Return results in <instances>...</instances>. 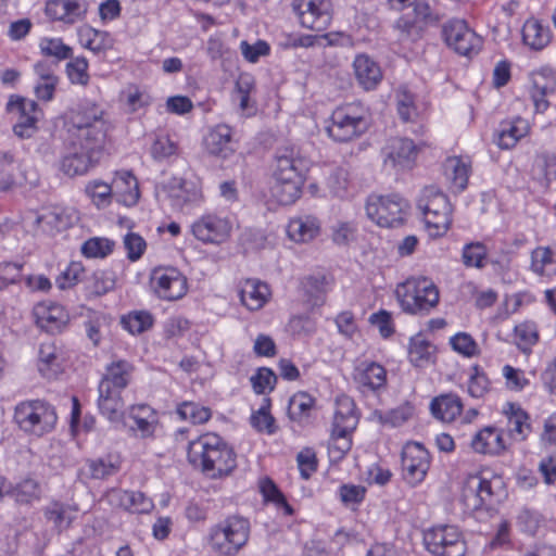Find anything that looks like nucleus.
Wrapping results in <instances>:
<instances>
[{"instance_id": "nucleus-1", "label": "nucleus", "mask_w": 556, "mask_h": 556, "mask_svg": "<svg viewBox=\"0 0 556 556\" xmlns=\"http://www.w3.org/2000/svg\"><path fill=\"white\" fill-rule=\"evenodd\" d=\"M103 109L94 103L80 104L70 113L67 152L60 170L70 177L86 174L96 163L109 130Z\"/></svg>"}, {"instance_id": "nucleus-2", "label": "nucleus", "mask_w": 556, "mask_h": 556, "mask_svg": "<svg viewBox=\"0 0 556 556\" xmlns=\"http://www.w3.org/2000/svg\"><path fill=\"white\" fill-rule=\"evenodd\" d=\"M188 459L211 479L226 477L237 466L232 448L214 433H206L191 441L188 447Z\"/></svg>"}, {"instance_id": "nucleus-3", "label": "nucleus", "mask_w": 556, "mask_h": 556, "mask_svg": "<svg viewBox=\"0 0 556 556\" xmlns=\"http://www.w3.org/2000/svg\"><path fill=\"white\" fill-rule=\"evenodd\" d=\"M273 195L282 205H289L300 198L305 181L307 162L293 147H285L276 152Z\"/></svg>"}, {"instance_id": "nucleus-4", "label": "nucleus", "mask_w": 556, "mask_h": 556, "mask_svg": "<svg viewBox=\"0 0 556 556\" xmlns=\"http://www.w3.org/2000/svg\"><path fill=\"white\" fill-rule=\"evenodd\" d=\"M250 521L241 516H229L211 526L204 538L206 548L214 556H237L248 544Z\"/></svg>"}, {"instance_id": "nucleus-5", "label": "nucleus", "mask_w": 556, "mask_h": 556, "mask_svg": "<svg viewBox=\"0 0 556 556\" xmlns=\"http://www.w3.org/2000/svg\"><path fill=\"white\" fill-rule=\"evenodd\" d=\"M396 295L404 312L426 315L439 303V291L427 278H409L396 288Z\"/></svg>"}, {"instance_id": "nucleus-6", "label": "nucleus", "mask_w": 556, "mask_h": 556, "mask_svg": "<svg viewBox=\"0 0 556 556\" xmlns=\"http://www.w3.org/2000/svg\"><path fill=\"white\" fill-rule=\"evenodd\" d=\"M426 227L432 237L444 235L452 223V206L447 197L437 187H426L417 201Z\"/></svg>"}, {"instance_id": "nucleus-7", "label": "nucleus", "mask_w": 556, "mask_h": 556, "mask_svg": "<svg viewBox=\"0 0 556 556\" xmlns=\"http://www.w3.org/2000/svg\"><path fill=\"white\" fill-rule=\"evenodd\" d=\"M368 128L366 111L358 102L338 106L331 114L327 132L334 141L346 142L359 137Z\"/></svg>"}, {"instance_id": "nucleus-8", "label": "nucleus", "mask_w": 556, "mask_h": 556, "mask_svg": "<svg viewBox=\"0 0 556 556\" xmlns=\"http://www.w3.org/2000/svg\"><path fill=\"white\" fill-rule=\"evenodd\" d=\"M426 549L434 556H465L466 542L459 529L452 525H438L424 532Z\"/></svg>"}, {"instance_id": "nucleus-9", "label": "nucleus", "mask_w": 556, "mask_h": 556, "mask_svg": "<svg viewBox=\"0 0 556 556\" xmlns=\"http://www.w3.org/2000/svg\"><path fill=\"white\" fill-rule=\"evenodd\" d=\"M408 203L399 194L370 195L366 214L380 227H396L404 220Z\"/></svg>"}, {"instance_id": "nucleus-10", "label": "nucleus", "mask_w": 556, "mask_h": 556, "mask_svg": "<svg viewBox=\"0 0 556 556\" xmlns=\"http://www.w3.org/2000/svg\"><path fill=\"white\" fill-rule=\"evenodd\" d=\"M503 481L500 477L486 478L481 475L469 476L464 483L463 500L467 508L476 510L492 504L500 497Z\"/></svg>"}, {"instance_id": "nucleus-11", "label": "nucleus", "mask_w": 556, "mask_h": 556, "mask_svg": "<svg viewBox=\"0 0 556 556\" xmlns=\"http://www.w3.org/2000/svg\"><path fill=\"white\" fill-rule=\"evenodd\" d=\"M233 228L232 219L219 213H206L191 225L192 235L205 244H223L228 241Z\"/></svg>"}, {"instance_id": "nucleus-12", "label": "nucleus", "mask_w": 556, "mask_h": 556, "mask_svg": "<svg viewBox=\"0 0 556 556\" xmlns=\"http://www.w3.org/2000/svg\"><path fill=\"white\" fill-rule=\"evenodd\" d=\"M401 464L404 481L416 486L426 479L431 465V456L420 443L408 442L402 450Z\"/></svg>"}, {"instance_id": "nucleus-13", "label": "nucleus", "mask_w": 556, "mask_h": 556, "mask_svg": "<svg viewBox=\"0 0 556 556\" xmlns=\"http://www.w3.org/2000/svg\"><path fill=\"white\" fill-rule=\"evenodd\" d=\"M292 10L302 27L323 31L332 20L331 0H292Z\"/></svg>"}, {"instance_id": "nucleus-14", "label": "nucleus", "mask_w": 556, "mask_h": 556, "mask_svg": "<svg viewBox=\"0 0 556 556\" xmlns=\"http://www.w3.org/2000/svg\"><path fill=\"white\" fill-rule=\"evenodd\" d=\"M442 35L446 45L465 56L477 54L482 46V38L470 29L464 20H451L443 25Z\"/></svg>"}, {"instance_id": "nucleus-15", "label": "nucleus", "mask_w": 556, "mask_h": 556, "mask_svg": "<svg viewBox=\"0 0 556 556\" xmlns=\"http://www.w3.org/2000/svg\"><path fill=\"white\" fill-rule=\"evenodd\" d=\"M7 110L18 115V119L13 126L14 134L22 139L33 137L37 131V123L41 116L38 104L34 100L11 97L7 103Z\"/></svg>"}, {"instance_id": "nucleus-16", "label": "nucleus", "mask_w": 556, "mask_h": 556, "mask_svg": "<svg viewBox=\"0 0 556 556\" xmlns=\"http://www.w3.org/2000/svg\"><path fill=\"white\" fill-rule=\"evenodd\" d=\"M151 285L161 299L174 301L187 292V278L176 268H155L151 275Z\"/></svg>"}, {"instance_id": "nucleus-17", "label": "nucleus", "mask_w": 556, "mask_h": 556, "mask_svg": "<svg viewBox=\"0 0 556 556\" xmlns=\"http://www.w3.org/2000/svg\"><path fill=\"white\" fill-rule=\"evenodd\" d=\"M383 162L386 166L393 169H409L415 164L418 147L408 138H392L382 149Z\"/></svg>"}, {"instance_id": "nucleus-18", "label": "nucleus", "mask_w": 556, "mask_h": 556, "mask_svg": "<svg viewBox=\"0 0 556 556\" xmlns=\"http://www.w3.org/2000/svg\"><path fill=\"white\" fill-rule=\"evenodd\" d=\"M33 315L39 328L48 333L62 332L70 321L66 309L54 302L43 301L34 306Z\"/></svg>"}, {"instance_id": "nucleus-19", "label": "nucleus", "mask_w": 556, "mask_h": 556, "mask_svg": "<svg viewBox=\"0 0 556 556\" xmlns=\"http://www.w3.org/2000/svg\"><path fill=\"white\" fill-rule=\"evenodd\" d=\"M88 9V0H49L45 11L51 20L72 25L83 21Z\"/></svg>"}, {"instance_id": "nucleus-20", "label": "nucleus", "mask_w": 556, "mask_h": 556, "mask_svg": "<svg viewBox=\"0 0 556 556\" xmlns=\"http://www.w3.org/2000/svg\"><path fill=\"white\" fill-rule=\"evenodd\" d=\"M105 498L111 506L132 514H148L154 507L153 501L142 492L112 489L106 493Z\"/></svg>"}, {"instance_id": "nucleus-21", "label": "nucleus", "mask_w": 556, "mask_h": 556, "mask_svg": "<svg viewBox=\"0 0 556 556\" xmlns=\"http://www.w3.org/2000/svg\"><path fill=\"white\" fill-rule=\"evenodd\" d=\"M203 143L210 155L220 160L230 157L237 150L236 142L232 139V130L225 124L212 128L204 137Z\"/></svg>"}, {"instance_id": "nucleus-22", "label": "nucleus", "mask_w": 556, "mask_h": 556, "mask_svg": "<svg viewBox=\"0 0 556 556\" xmlns=\"http://www.w3.org/2000/svg\"><path fill=\"white\" fill-rule=\"evenodd\" d=\"M135 366L126 359H113L106 367L100 383L99 391H122L130 382Z\"/></svg>"}, {"instance_id": "nucleus-23", "label": "nucleus", "mask_w": 556, "mask_h": 556, "mask_svg": "<svg viewBox=\"0 0 556 556\" xmlns=\"http://www.w3.org/2000/svg\"><path fill=\"white\" fill-rule=\"evenodd\" d=\"M530 80L532 86L531 97L535 111L543 113L549 105L545 97L556 90V77L551 68H542L533 72L530 76Z\"/></svg>"}, {"instance_id": "nucleus-24", "label": "nucleus", "mask_w": 556, "mask_h": 556, "mask_svg": "<svg viewBox=\"0 0 556 556\" xmlns=\"http://www.w3.org/2000/svg\"><path fill=\"white\" fill-rule=\"evenodd\" d=\"M354 379L363 391H378L386 387L387 370L376 362H363L355 368Z\"/></svg>"}, {"instance_id": "nucleus-25", "label": "nucleus", "mask_w": 556, "mask_h": 556, "mask_svg": "<svg viewBox=\"0 0 556 556\" xmlns=\"http://www.w3.org/2000/svg\"><path fill=\"white\" fill-rule=\"evenodd\" d=\"M354 75L362 88L375 89L382 79L379 64L367 54H358L353 62Z\"/></svg>"}, {"instance_id": "nucleus-26", "label": "nucleus", "mask_w": 556, "mask_h": 556, "mask_svg": "<svg viewBox=\"0 0 556 556\" xmlns=\"http://www.w3.org/2000/svg\"><path fill=\"white\" fill-rule=\"evenodd\" d=\"M320 232L319 220L312 215L298 216L290 219L287 233L298 243H306L315 239Z\"/></svg>"}, {"instance_id": "nucleus-27", "label": "nucleus", "mask_w": 556, "mask_h": 556, "mask_svg": "<svg viewBox=\"0 0 556 556\" xmlns=\"http://www.w3.org/2000/svg\"><path fill=\"white\" fill-rule=\"evenodd\" d=\"M269 294L268 286L256 279L244 280L240 288L241 303L250 311L263 307Z\"/></svg>"}, {"instance_id": "nucleus-28", "label": "nucleus", "mask_w": 556, "mask_h": 556, "mask_svg": "<svg viewBox=\"0 0 556 556\" xmlns=\"http://www.w3.org/2000/svg\"><path fill=\"white\" fill-rule=\"evenodd\" d=\"M471 447L481 454H500L505 450V443L500 430L485 427L475 434L471 440Z\"/></svg>"}, {"instance_id": "nucleus-29", "label": "nucleus", "mask_w": 556, "mask_h": 556, "mask_svg": "<svg viewBox=\"0 0 556 556\" xmlns=\"http://www.w3.org/2000/svg\"><path fill=\"white\" fill-rule=\"evenodd\" d=\"M112 184L115 197L121 203L132 206L138 202L139 186L136 177L130 172L117 173Z\"/></svg>"}, {"instance_id": "nucleus-30", "label": "nucleus", "mask_w": 556, "mask_h": 556, "mask_svg": "<svg viewBox=\"0 0 556 556\" xmlns=\"http://www.w3.org/2000/svg\"><path fill=\"white\" fill-rule=\"evenodd\" d=\"M529 123L521 117L502 122L498 129V147L501 149L515 147L529 132Z\"/></svg>"}, {"instance_id": "nucleus-31", "label": "nucleus", "mask_w": 556, "mask_h": 556, "mask_svg": "<svg viewBox=\"0 0 556 556\" xmlns=\"http://www.w3.org/2000/svg\"><path fill=\"white\" fill-rule=\"evenodd\" d=\"M522 41L532 50H542L551 41V29L540 21L529 18L522 27Z\"/></svg>"}, {"instance_id": "nucleus-32", "label": "nucleus", "mask_w": 556, "mask_h": 556, "mask_svg": "<svg viewBox=\"0 0 556 556\" xmlns=\"http://www.w3.org/2000/svg\"><path fill=\"white\" fill-rule=\"evenodd\" d=\"M531 175L542 187H548L556 179V155L547 152L538 154L531 168Z\"/></svg>"}, {"instance_id": "nucleus-33", "label": "nucleus", "mask_w": 556, "mask_h": 556, "mask_svg": "<svg viewBox=\"0 0 556 556\" xmlns=\"http://www.w3.org/2000/svg\"><path fill=\"white\" fill-rule=\"evenodd\" d=\"M356 427L343 426L340 422H334L331 430V439L329 442V454L334 459H341L351 448L352 430Z\"/></svg>"}, {"instance_id": "nucleus-34", "label": "nucleus", "mask_w": 556, "mask_h": 556, "mask_svg": "<svg viewBox=\"0 0 556 556\" xmlns=\"http://www.w3.org/2000/svg\"><path fill=\"white\" fill-rule=\"evenodd\" d=\"M433 417H458L463 412V403L456 394H442L430 403Z\"/></svg>"}, {"instance_id": "nucleus-35", "label": "nucleus", "mask_w": 556, "mask_h": 556, "mask_svg": "<svg viewBox=\"0 0 556 556\" xmlns=\"http://www.w3.org/2000/svg\"><path fill=\"white\" fill-rule=\"evenodd\" d=\"M41 486L38 481L33 478H25L15 486H11L8 495L12 496L18 504H31L41 497Z\"/></svg>"}, {"instance_id": "nucleus-36", "label": "nucleus", "mask_w": 556, "mask_h": 556, "mask_svg": "<svg viewBox=\"0 0 556 556\" xmlns=\"http://www.w3.org/2000/svg\"><path fill=\"white\" fill-rule=\"evenodd\" d=\"M444 173L456 191H463L466 188L469 177V166L462 159H447L444 164Z\"/></svg>"}, {"instance_id": "nucleus-37", "label": "nucleus", "mask_w": 556, "mask_h": 556, "mask_svg": "<svg viewBox=\"0 0 556 556\" xmlns=\"http://www.w3.org/2000/svg\"><path fill=\"white\" fill-rule=\"evenodd\" d=\"M85 192L98 208L108 207L111 204L113 197H115L113 184L109 185L101 180H92L88 182L85 188Z\"/></svg>"}, {"instance_id": "nucleus-38", "label": "nucleus", "mask_w": 556, "mask_h": 556, "mask_svg": "<svg viewBox=\"0 0 556 556\" xmlns=\"http://www.w3.org/2000/svg\"><path fill=\"white\" fill-rule=\"evenodd\" d=\"M434 346L422 336H416L410 339L408 355L410 363L416 367H422L430 362Z\"/></svg>"}, {"instance_id": "nucleus-39", "label": "nucleus", "mask_w": 556, "mask_h": 556, "mask_svg": "<svg viewBox=\"0 0 556 556\" xmlns=\"http://www.w3.org/2000/svg\"><path fill=\"white\" fill-rule=\"evenodd\" d=\"M531 268L539 275H556V260L549 248H536L531 254Z\"/></svg>"}, {"instance_id": "nucleus-40", "label": "nucleus", "mask_w": 556, "mask_h": 556, "mask_svg": "<svg viewBox=\"0 0 556 556\" xmlns=\"http://www.w3.org/2000/svg\"><path fill=\"white\" fill-rule=\"evenodd\" d=\"M45 516L56 529L63 530L66 529L75 518V510L72 509L70 505L54 502L46 507Z\"/></svg>"}, {"instance_id": "nucleus-41", "label": "nucleus", "mask_w": 556, "mask_h": 556, "mask_svg": "<svg viewBox=\"0 0 556 556\" xmlns=\"http://www.w3.org/2000/svg\"><path fill=\"white\" fill-rule=\"evenodd\" d=\"M78 35L83 47L94 53H99L111 47L108 34L104 31L91 27H81Z\"/></svg>"}, {"instance_id": "nucleus-42", "label": "nucleus", "mask_w": 556, "mask_h": 556, "mask_svg": "<svg viewBox=\"0 0 556 556\" xmlns=\"http://www.w3.org/2000/svg\"><path fill=\"white\" fill-rule=\"evenodd\" d=\"M260 490L265 501L274 503L277 509L281 510L283 515H293L294 510L292 506L287 502L285 495L280 492L273 480L268 478L261 480Z\"/></svg>"}, {"instance_id": "nucleus-43", "label": "nucleus", "mask_w": 556, "mask_h": 556, "mask_svg": "<svg viewBox=\"0 0 556 556\" xmlns=\"http://www.w3.org/2000/svg\"><path fill=\"white\" fill-rule=\"evenodd\" d=\"M121 324L131 334H139L152 327L153 316L146 311H135L123 316Z\"/></svg>"}, {"instance_id": "nucleus-44", "label": "nucleus", "mask_w": 556, "mask_h": 556, "mask_svg": "<svg viewBox=\"0 0 556 556\" xmlns=\"http://www.w3.org/2000/svg\"><path fill=\"white\" fill-rule=\"evenodd\" d=\"M394 29L397 31V39L402 43H410L417 41L422 34L424 25L418 21H414L407 16L400 17L395 24Z\"/></svg>"}, {"instance_id": "nucleus-45", "label": "nucleus", "mask_w": 556, "mask_h": 556, "mask_svg": "<svg viewBox=\"0 0 556 556\" xmlns=\"http://www.w3.org/2000/svg\"><path fill=\"white\" fill-rule=\"evenodd\" d=\"M15 415L21 417H56L58 412L49 403L41 400L22 402L15 406Z\"/></svg>"}, {"instance_id": "nucleus-46", "label": "nucleus", "mask_w": 556, "mask_h": 556, "mask_svg": "<svg viewBox=\"0 0 556 556\" xmlns=\"http://www.w3.org/2000/svg\"><path fill=\"white\" fill-rule=\"evenodd\" d=\"M114 245L108 238L93 237L81 245V253L89 258H103L113 252Z\"/></svg>"}, {"instance_id": "nucleus-47", "label": "nucleus", "mask_w": 556, "mask_h": 556, "mask_svg": "<svg viewBox=\"0 0 556 556\" xmlns=\"http://www.w3.org/2000/svg\"><path fill=\"white\" fill-rule=\"evenodd\" d=\"M486 255V248L483 243L470 242L463 248L462 261L466 267L482 268Z\"/></svg>"}, {"instance_id": "nucleus-48", "label": "nucleus", "mask_w": 556, "mask_h": 556, "mask_svg": "<svg viewBox=\"0 0 556 556\" xmlns=\"http://www.w3.org/2000/svg\"><path fill=\"white\" fill-rule=\"evenodd\" d=\"M66 75L74 85L87 86L89 83L88 61L84 56L73 59L66 64Z\"/></svg>"}, {"instance_id": "nucleus-49", "label": "nucleus", "mask_w": 556, "mask_h": 556, "mask_svg": "<svg viewBox=\"0 0 556 556\" xmlns=\"http://www.w3.org/2000/svg\"><path fill=\"white\" fill-rule=\"evenodd\" d=\"M121 391L109 390V392L99 391L100 413L108 417H114L122 413L123 402L119 395Z\"/></svg>"}, {"instance_id": "nucleus-50", "label": "nucleus", "mask_w": 556, "mask_h": 556, "mask_svg": "<svg viewBox=\"0 0 556 556\" xmlns=\"http://www.w3.org/2000/svg\"><path fill=\"white\" fill-rule=\"evenodd\" d=\"M314 408L315 399L306 392H298L289 401V417L309 415Z\"/></svg>"}, {"instance_id": "nucleus-51", "label": "nucleus", "mask_w": 556, "mask_h": 556, "mask_svg": "<svg viewBox=\"0 0 556 556\" xmlns=\"http://www.w3.org/2000/svg\"><path fill=\"white\" fill-rule=\"evenodd\" d=\"M115 286V274L110 269H99L92 274L91 292L100 296L112 290Z\"/></svg>"}, {"instance_id": "nucleus-52", "label": "nucleus", "mask_w": 556, "mask_h": 556, "mask_svg": "<svg viewBox=\"0 0 556 556\" xmlns=\"http://www.w3.org/2000/svg\"><path fill=\"white\" fill-rule=\"evenodd\" d=\"M254 78L250 74H241L235 84V98L239 101L241 111L250 106V93L254 89Z\"/></svg>"}, {"instance_id": "nucleus-53", "label": "nucleus", "mask_w": 556, "mask_h": 556, "mask_svg": "<svg viewBox=\"0 0 556 556\" xmlns=\"http://www.w3.org/2000/svg\"><path fill=\"white\" fill-rule=\"evenodd\" d=\"M250 380L255 393L266 394L274 390L277 382V376L271 369L262 367L251 377Z\"/></svg>"}, {"instance_id": "nucleus-54", "label": "nucleus", "mask_w": 556, "mask_h": 556, "mask_svg": "<svg viewBox=\"0 0 556 556\" xmlns=\"http://www.w3.org/2000/svg\"><path fill=\"white\" fill-rule=\"evenodd\" d=\"M40 49L45 55L54 56L59 61L72 56L73 50L60 38H43L40 41Z\"/></svg>"}, {"instance_id": "nucleus-55", "label": "nucleus", "mask_w": 556, "mask_h": 556, "mask_svg": "<svg viewBox=\"0 0 556 556\" xmlns=\"http://www.w3.org/2000/svg\"><path fill=\"white\" fill-rule=\"evenodd\" d=\"M296 463L300 475L305 480L309 479L317 470L318 462L316 453L311 447H305L298 453Z\"/></svg>"}, {"instance_id": "nucleus-56", "label": "nucleus", "mask_w": 556, "mask_h": 556, "mask_svg": "<svg viewBox=\"0 0 556 556\" xmlns=\"http://www.w3.org/2000/svg\"><path fill=\"white\" fill-rule=\"evenodd\" d=\"M22 264L12 262L0 263V290L7 289L11 285L20 281L22 276Z\"/></svg>"}, {"instance_id": "nucleus-57", "label": "nucleus", "mask_w": 556, "mask_h": 556, "mask_svg": "<svg viewBox=\"0 0 556 556\" xmlns=\"http://www.w3.org/2000/svg\"><path fill=\"white\" fill-rule=\"evenodd\" d=\"M116 471L114 464L103 459L89 460L86 468L81 470V475H87L93 479H104Z\"/></svg>"}, {"instance_id": "nucleus-58", "label": "nucleus", "mask_w": 556, "mask_h": 556, "mask_svg": "<svg viewBox=\"0 0 556 556\" xmlns=\"http://www.w3.org/2000/svg\"><path fill=\"white\" fill-rule=\"evenodd\" d=\"M451 344L458 353L471 357L478 354V344L472 337L465 332H459L451 338Z\"/></svg>"}, {"instance_id": "nucleus-59", "label": "nucleus", "mask_w": 556, "mask_h": 556, "mask_svg": "<svg viewBox=\"0 0 556 556\" xmlns=\"http://www.w3.org/2000/svg\"><path fill=\"white\" fill-rule=\"evenodd\" d=\"M177 152V144L167 136L157 137L152 147L151 154L154 160L162 161Z\"/></svg>"}, {"instance_id": "nucleus-60", "label": "nucleus", "mask_w": 556, "mask_h": 556, "mask_svg": "<svg viewBox=\"0 0 556 556\" xmlns=\"http://www.w3.org/2000/svg\"><path fill=\"white\" fill-rule=\"evenodd\" d=\"M83 273V265L78 262H73L61 273L55 282L60 289L65 290L76 285L80 280Z\"/></svg>"}, {"instance_id": "nucleus-61", "label": "nucleus", "mask_w": 556, "mask_h": 556, "mask_svg": "<svg viewBox=\"0 0 556 556\" xmlns=\"http://www.w3.org/2000/svg\"><path fill=\"white\" fill-rule=\"evenodd\" d=\"M124 247L127 251V257L135 262L138 261L143 252L146 251L147 243L146 240L135 232H128L124 237Z\"/></svg>"}, {"instance_id": "nucleus-62", "label": "nucleus", "mask_w": 556, "mask_h": 556, "mask_svg": "<svg viewBox=\"0 0 556 556\" xmlns=\"http://www.w3.org/2000/svg\"><path fill=\"white\" fill-rule=\"evenodd\" d=\"M397 112L404 122L413 121L417 115L414 96L406 90H402L397 93Z\"/></svg>"}, {"instance_id": "nucleus-63", "label": "nucleus", "mask_w": 556, "mask_h": 556, "mask_svg": "<svg viewBox=\"0 0 556 556\" xmlns=\"http://www.w3.org/2000/svg\"><path fill=\"white\" fill-rule=\"evenodd\" d=\"M240 49L244 59L251 63L257 62L261 56L267 55L270 50L269 45L264 40H257L254 45L242 41Z\"/></svg>"}, {"instance_id": "nucleus-64", "label": "nucleus", "mask_w": 556, "mask_h": 556, "mask_svg": "<svg viewBox=\"0 0 556 556\" xmlns=\"http://www.w3.org/2000/svg\"><path fill=\"white\" fill-rule=\"evenodd\" d=\"M18 428L34 435H42L53 427L50 419H16Z\"/></svg>"}]
</instances>
